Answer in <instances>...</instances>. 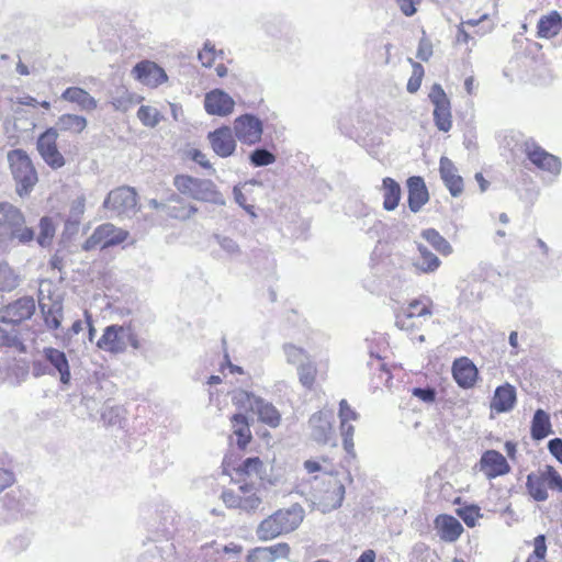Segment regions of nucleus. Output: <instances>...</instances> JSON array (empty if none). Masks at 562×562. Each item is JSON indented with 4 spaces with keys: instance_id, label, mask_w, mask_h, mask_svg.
Returning <instances> with one entry per match:
<instances>
[{
    "instance_id": "obj_47",
    "label": "nucleus",
    "mask_w": 562,
    "mask_h": 562,
    "mask_svg": "<svg viewBox=\"0 0 562 562\" xmlns=\"http://www.w3.org/2000/svg\"><path fill=\"white\" fill-rule=\"evenodd\" d=\"M16 344H19V339L14 327L0 319V347H13Z\"/></svg>"
},
{
    "instance_id": "obj_42",
    "label": "nucleus",
    "mask_w": 562,
    "mask_h": 562,
    "mask_svg": "<svg viewBox=\"0 0 562 562\" xmlns=\"http://www.w3.org/2000/svg\"><path fill=\"white\" fill-rule=\"evenodd\" d=\"M405 310L408 311V313H413V316L422 318L424 316L431 315L432 301L428 296H420L412 300Z\"/></svg>"
},
{
    "instance_id": "obj_13",
    "label": "nucleus",
    "mask_w": 562,
    "mask_h": 562,
    "mask_svg": "<svg viewBox=\"0 0 562 562\" xmlns=\"http://www.w3.org/2000/svg\"><path fill=\"white\" fill-rule=\"evenodd\" d=\"M0 213H4L7 231L11 239H18L21 244H29L34 239V231L25 225L22 212L11 204H0Z\"/></svg>"
},
{
    "instance_id": "obj_45",
    "label": "nucleus",
    "mask_w": 562,
    "mask_h": 562,
    "mask_svg": "<svg viewBox=\"0 0 562 562\" xmlns=\"http://www.w3.org/2000/svg\"><path fill=\"white\" fill-rule=\"evenodd\" d=\"M137 117L148 127H155L161 120L160 112L150 105H142L137 111Z\"/></svg>"
},
{
    "instance_id": "obj_8",
    "label": "nucleus",
    "mask_w": 562,
    "mask_h": 562,
    "mask_svg": "<svg viewBox=\"0 0 562 562\" xmlns=\"http://www.w3.org/2000/svg\"><path fill=\"white\" fill-rule=\"evenodd\" d=\"M58 131L48 127L41 133L36 140V150L43 161L52 169L57 170L66 165V158L58 147Z\"/></svg>"
},
{
    "instance_id": "obj_21",
    "label": "nucleus",
    "mask_w": 562,
    "mask_h": 562,
    "mask_svg": "<svg viewBox=\"0 0 562 562\" xmlns=\"http://www.w3.org/2000/svg\"><path fill=\"white\" fill-rule=\"evenodd\" d=\"M407 204L413 213H418L430 199L425 180L420 176H412L406 180Z\"/></svg>"
},
{
    "instance_id": "obj_29",
    "label": "nucleus",
    "mask_w": 562,
    "mask_h": 562,
    "mask_svg": "<svg viewBox=\"0 0 562 562\" xmlns=\"http://www.w3.org/2000/svg\"><path fill=\"white\" fill-rule=\"evenodd\" d=\"M61 99L86 112H92L98 108V101L87 90L76 86L65 89Z\"/></svg>"
},
{
    "instance_id": "obj_41",
    "label": "nucleus",
    "mask_w": 562,
    "mask_h": 562,
    "mask_svg": "<svg viewBox=\"0 0 562 562\" xmlns=\"http://www.w3.org/2000/svg\"><path fill=\"white\" fill-rule=\"evenodd\" d=\"M297 374L301 384L306 389H313L316 383L317 368L312 361L300 363Z\"/></svg>"
},
{
    "instance_id": "obj_60",
    "label": "nucleus",
    "mask_w": 562,
    "mask_h": 562,
    "mask_svg": "<svg viewBox=\"0 0 562 562\" xmlns=\"http://www.w3.org/2000/svg\"><path fill=\"white\" fill-rule=\"evenodd\" d=\"M396 2L400 7L401 12L405 16H412L417 11V9H416L417 1H415V0H396Z\"/></svg>"
},
{
    "instance_id": "obj_26",
    "label": "nucleus",
    "mask_w": 562,
    "mask_h": 562,
    "mask_svg": "<svg viewBox=\"0 0 562 562\" xmlns=\"http://www.w3.org/2000/svg\"><path fill=\"white\" fill-rule=\"evenodd\" d=\"M434 525L440 539L446 542L457 541L463 532L461 522L448 514L438 515L434 520Z\"/></svg>"
},
{
    "instance_id": "obj_55",
    "label": "nucleus",
    "mask_w": 562,
    "mask_h": 562,
    "mask_svg": "<svg viewBox=\"0 0 562 562\" xmlns=\"http://www.w3.org/2000/svg\"><path fill=\"white\" fill-rule=\"evenodd\" d=\"M432 55V45L427 37H422L418 43L417 58L427 61Z\"/></svg>"
},
{
    "instance_id": "obj_6",
    "label": "nucleus",
    "mask_w": 562,
    "mask_h": 562,
    "mask_svg": "<svg viewBox=\"0 0 562 562\" xmlns=\"http://www.w3.org/2000/svg\"><path fill=\"white\" fill-rule=\"evenodd\" d=\"M130 236V233L112 223H103L94 228L92 234L82 244L85 251H90L97 248L105 249L117 246L124 243Z\"/></svg>"
},
{
    "instance_id": "obj_63",
    "label": "nucleus",
    "mask_w": 562,
    "mask_h": 562,
    "mask_svg": "<svg viewBox=\"0 0 562 562\" xmlns=\"http://www.w3.org/2000/svg\"><path fill=\"white\" fill-rule=\"evenodd\" d=\"M222 551L226 554H229L233 557H238L243 553L244 548L239 543L231 542V543L224 546Z\"/></svg>"
},
{
    "instance_id": "obj_19",
    "label": "nucleus",
    "mask_w": 562,
    "mask_h": 562,
    "mask_svg": "<svg viewBox=\"0 0 562 562\" xmlns=\"http://www.w3.org/2000/svg\"><path fill=\"white\" fill-rule=\"evenodd\" d=\"M451 372L456 383L462 389H472L479 380V370L468 357L454 359Z\"/></svg>"
},
{
    "instance_id": "obj_23",
    "label": "nucleus",
    "mask_w": 562,
    "mask_h": 562,
    "mask_svg": "<svg viewBox=\"0 0 562 562\" xmlns=\"http://www.w3.org/2000/svg\"><path fill=\"white\" fill-rule=\"evenodd\" d=\"M235 101L226 92L214 89L206 93L204 108L209 114L226 116L234 111Z\"/></svg>"
},
{
    "instance_id": "obj_25",
    "label": "nucleus",
    "mask_w": 562,
    "mask_h": 562,
    "mask_svg": "<svg viewBox=\"0 0 562 562\" xmlns=\"http://www.w3.org/2000/svg\"><path fill=\"white\" fill-rule=\"evenodd\" d=\"M439 173L452 196H459L462 194L464 189L463 179L458 173V169L454 164L448 157L440 158Z\"/></svg>"
},
{
    "instance_id": "obj_27",
    "label": "nucleus",
    "mask_w": 562,
    "mask_h": 562,
    "mask_svg": "<svg viewBox=\"0 0 562 562\" xmlns=\"http://www.w3.org/2000/svg\"><path fill=\"white\" fill-rule=\"evenodd\" d=\"M345 497V486L337 475L329 473L326 486L322 490L319 497L324 506L328 508L339 507Z\"/></svg>"
},
{
    "instance_id": "obj_64",
    "label": "nucleus",
    "mask_w": 562,
    "mask_h": 562,
    "mask_svg": "<svg viewBox=\"0 0 562 562\" xmlns=\"http://www.w3.org/2000/svg\"><path fill=\"white\" fill-rule=\"evenodd\" d=\"M356 562H375V552L371 549L366 550Z\"/></svg>"
},
{
    "instance_id": "obj_61",
    "label": "nucleus",
    "mask_w": 562,
    "mask_h": 562,
    "mask_svg": "<svg viewBox=\"0 0 562 562\" xmlns=\"http://www.w3.org/2000/svg\"><path fill=\"white\" fill-rule=\"evenodd\" d=\"M548 449L550 453L562 463V439L554 438L551 439L548 443Z\"/></svg>"
},
{
    "instance_id": "obj_18",
    "label": "nucleus",
    "mask_w": 562,
    "mask_h": 562,
    "mask_svg": "<svg viewBox=\"0 0 562 562\" xmlns=\"http://www.w3.org/2000/svg\"><path fill=\"white\" fill-rule=\"evenodd\" d=\"M135 79L150 88H156L168 80L166 71L156 63L142 60L133 68Z\"/></svg>"
},
{
    "instance_id": "obj_14",
    "label": "nucleus",
    "mask_w": 562,
    "mask_h": 562,
    "mask_svg": "<svg viewBox=\"0 0 562 562\" xmlns=\"http://www.w3.org/2000/svg\"><path fill=\"white\" fill-rule=\"evenodd\" d=\"M104 207L119 215L134 211L137 205V192L134 188L123 186L115 188L109 192L104 203Z\"/></svg>"
},
{
    "instance_id": "obj_36",
    "label": "nucleus",
    "mask_w": 562,
    "mask_h": 562,
    "mask_svg": "<svg viewBox=\"0 0 562 562\" xmlns=\"http://www.w3.org/2000/svg\"><path fill=\"white\" fill-rule=\"evenodd\" d=\"M552 432L550 416L543 409H537L531 420L530 434L532 439L541 440Z\"/></svg>"
},
{
    "instance_id": "obj_50",
    "label": "nucleus",
    "mask_w": 562,
    "mask_h": 562,
    "mask_svg": "<svg viewBox=\"0 0 562 562\" xmlns=\"http://www.w3.org/2000/svg\"><path fill=\"white\" fill-rule=\"evenodd\" d=\"M458 515L468 527H474L477 518L481 516L480 508L474 505L465 506L459 509Z\"/></svg>"
},
{
    "instance_id": "obj_16",
    "label": "nucleus",
    "mask_w": 562,
    "mask_h": 562,
    "mask_svg": "<svg viewBox=\"0 0 562 562\" xmlns=\"http://www.w3.org/2000/svg\"><path fill=\"white\" fill-rule=\"evenodd\" d=\"M35 312V303L32 297H21L0 308V319L14 327L31 318Z\"/></svg>"
},
{
    "instance_id": "obj_20",
    "label": "nucleus",
    "mask_w": 562,
    "mask_h": 562,
    "mask_svg": "<svg viewBox=\"0 0 562 562\" xmlns=\"http://www.w3.org/2000/svg\"><path fill=\"white\" fill-rule=\"evenodd\" d=\"M291 548L286 542H279L268 547H256L246 554V562H276L289 559Z\"/></svg>"
},
{
    "instance_id": "obj_32",
    "label": "nucleus",
    "mask_w": 562,
    "mask_h": 562,
    "mask_svg": "<svg viewBox=\"0 0 562 562\" xmlns=\"http://www.w3.org/2000/svg\"><path fill=\"white\" fill-rule=\"evenodd\" d=\"M383 209L385 211H394L401 201L402 190L396 180L385 177L382 180Z\"/></svg>"
},
{
    "instance_id": "obj_44",
    "label": "nucleus",
    "mask_w": 562,
    "mask_h": 562,
    "mask_svg": "<svg viewBox=\"0 0 562 562\" xmlns=\"http://www.w3.org/2000/svg\"><path fill=\"white\" fill-rule=\"evenodd\" d=\"M218 59L223 60V52L216 50L210 43H205L203 48L199 52V60L202 66L206 68L214 66Z\"/></svg>"
},
{
    "instance_id": "obj_62",
    "label": "nucleus",
    "mask_w": 562,
    "mask_h": 562,
    "mask_svg": "<svg viewBox=\"0 0 562 562\" xmlns=\"http://www.w3.org/2000/svg\"><path fill=\"white\" fill-rule=\"evenodd\" d=\"M64 262H65L64 256L60 255L59 252H55L50 257L48 265L52 270H57L60 272L64 268Z\"/></svg>"
},
{
    "instance_id": "obj_40",
    "label": "nucleus",
    "mask_w": 562,
    "mask_h": 562,
    "mask_svg": "<svg viewBox=\"0 0 562 562\" xmlns=\"http://www.w3.org/2000/svg\"><path fill=\"white\" fill-rule=\"evenodd\" d=\"M396 326L409 334H415L423 326L420 317L413 316V313H408L405 308L401 310L396 314Z\"/></svg>"
},
{
    "instance_id": "obj_2",
    "label": "nucleus",
    "mask_w": 562,
    "mask_h": 562,
    "mask_svg": "<svg viewBox=\"0 0 562 562\" xmlns=\"http://www.w3.org/2000/svg\"><path fill=\"white\" fill-rule=\"evenodd\" d=\"M9 168L16 183L20 196L27 195L38 181L37 171L29 154L23 149H12L8 153Z\"/></svg>"
},
{
    "instance_id": "obj_7",
    "label": "nucleus",
    "mask_w": 562,
    "mask_h": 562,
    "mask_svg": "<svg viewBox=\"0 0 562 562\" xmlns=\"http://www.w3.org/2000/svg\"><path fill=\"white\" fill-rule=\"evenodd\" d=\"M520 149L536 169L553 176H558L561 172V159L558 156L547 151L536 140H525L521 144Z\"/></svg>"
},
{
    "instance_id": "obj_12",
    "label": "nucleus",
    "mask_w": 562,
    "mask_h": 562,
    "mask_svg": "<svg viewBox=\"0 0 562 562\" xmlns=\"http://www.w3.org/2000/svg\"><path fill=\"white\" fill-rule=\"evenodd\" d=\"M175 188L188 198L207 201L214 194V183L211 180L199 179L189 175H177L173 179Z\"/></svg>"
},
{
    "instance_id": "obj_52",
    "label": "nucleus",
    "mask_w": 562,
    "mask_h": 562,
    "mask_svg": "<svg viewBox=\"0 0 562 562\" xmlns=\"http://www.w3.org/2000/svg\"><path fill=\"white\" fill-rule=\"evenodd\" d=\"M284 353L290 363H299L304 358H307L304 349L296 347L295 345L289 344L284 346Z\"/></svg>"
},
{
    "instance_id": "obj_59",
    "label": "nucleus",
    "mask_w": 562,
    "mask_h": 562,
    "mask_svg": "<svg viewBox=\"0 0 562 562\" xmlns=\"http://www.w3.org/2000/svg\"><path fill=\"white\" fill-rule=\"evenodd\" d=\"M487 19V14L482 15L480 19H470L461 23L459 27V37L462 42L467 43L470 40V35L467 31L463 30V25L476 26L483 20Z\"/></svg>"
},
{
    "instance_id": "obj_49",
    "label": "nucleus",
    "mask_w": 562,
    "mask_h": 562,
    "mask_svg": "<svg viewBox=\"0 0 562 562\" xmlns=\"http://www.w3.org/2000/svg\"><path fill=\"white\" fill-rule=\"evenodd\" d=\"M250 161L256 167L268 166L276 161V157L267 149H256L250 155Z\"/></svg>"
},
{
    "instance_id": "obj_3",
    "label": "nucleus",
    "mask_w": 562,
    "mask_h": 562,
    "mask_svg": "<svg viewBox=\"0 0 562 562\" xmlns=\"http://www.w3.org/2000/svg\"><path fill=\"white\" fill-rule=\"evenodd\" d=\"M526 490L536 502L549 498V490L562 493V476L553 465L546 464L527 475Z\"/></svg>"
},
{
    "instance_id": "obj_5",
    "label": "nucleus",
    "mask_w": 562,
    "mask_h": 562,
    "mask_svg": "<svg viewBox=\"0 0 562 562\" xmlns=\"http://www.w3.org/2000/svg\"><path fill=\"white\" fill-rule=\"evenodd\" d=\"M131 346L134 349L140 347L137 334L131 325H110L104 328L102 336L97 341V347L105 352L117 355Z\"/></svg>"
},
{
    "instance_id": "obj_15",
    "label": "nucleus",
    "mask_w": 562,
    "mask_h": 562,
    "mask_svg": "<svg viewBox=\"0 0 562 562\" xmlns=\"http://www.w3.org/2000/svg\"><path fill=\"white\" fill-rule=\"evenodd\" d=\"M477 467L487 480L507 475L512 471L506 457L494 449H488L482 453Z\"/></svg>"
},
{
    "instance_id": "obj_33",
    "label": "nucleus",
    "mask_w": 562,
    "mask_h": 562,
    "mask_svg": "<svg viewBox=\"0 0 562 562\" xmlns=\"http://www.w3.org/2000/svg\"><path fill=\"white\" fill-rule=\"evenodd\" d=\"M45 359L58 371L60 381L67 384L70 381V369L66 355L53 347L44 349Z\"/></svg>"
},
{
    "instance_id": "obj_30",
    "label": "nucleus",
    "mask_w": 562,
    "mask_h": 562,
    "mask_svg": "<svg viewBox=\"0 0 562 562\" xmlns=\"http://www.w3.org/2000/svg\"><path fill=\"white\" fill-rule=\"evenodd\" d=\"M562 29V15L558 11H551L542 15L537 23V37L553 38Z\"/></svg>"
},
{
    "instance_id": "obj_53",
    "label": "nucleus",
    "mask_w": 562,
    "mask_h": 562,
    "mask_svg": "<svg viewBox=\"0 0 562 562\" xmlns=\"http://www.w3.org/2000/svg\"><path fill=\"white\" fill-rule=\"evenodd\" d=\"M359 417L358 413L349 405L347 400L339 402V419L340 423H350L357 420Z\"/></svg>"
},
{
    "instance_id": "obj_4",
    "label": "nucleus",
    "mask_w": 562,
    "mask_h": 562,
    "mask_svg": "<svg viewBox=\"0 0 562 562\" xmlns=\"http://www.w3.org/2000/svg\"><path fill=\"white\" fill-rule=\"evenodd\" d=\"M223 473L231 476L236 484L254 483V479H261L263 462L259 457H251L240 461L235 453H228L222 462Z\"/></svg>"
},
{
    "instance_id": "obj_51",
    "label": "nucleus",
    "mask_w": 562,
    "mask_h": 562,
    "mask_svg": "<svg viewBox=\"0 0 562 562\" xmlns=\"http://www.w3.org/2000/svg\"><path fill=\"white\" fill-rule=\"evenodd\" d=\"M340 432L342 437L344 448L348 453L353 451V434L355 428L350 423H340Z\"/></svg>"
},
{
    "instance_id": "obj_31",
    "label": "nucleus",
    "mask_w": 562,
    "mask_h": 562,
    "mask_svg": "<svg viewBox=\"0 0 562 562\" xmlns=\"http://www.w3.org/2000/svg\"><path fill=\"white\" fill-rule=\"evenodd\" d=\"M195 212L196 209L194 206L184 202L180 196L173 194L169 198V204L166 207L165 217L167 220L186 221Z\"/></svg>"
},
{
    "instance_id": "obj_17",
    "label": "nucleus",
    "mask_w": 562,
    "mask_h": 562,
    "mask_svg": "<svg viewBox=\"0 0 562 562\" xmlns=\"http://www.w3.org/2000/svg\"><path fill=\"white\" fill-rule=\"evenodd\" d=\"M234 131L241 143L255 145L261 140L262 124L254 115L244 114L234 121Z\"/></svg>"
},
{
    "instance_id": "obj_37",
    "label": "nucleus",
    "mask_w": 562,
    "mask_h": 562,
    "mask_svg": "<svg viewBox=\"0 0 562 562\" xmlns=\"http://www.w3.org/2000/svg\"><path fill=\"white\" fill-rule=\"evenodd\" d=\"M420 236L440 255L449 256L453 249L450 243L435 228H426Z\"/></svg>"
},
{
    "instance_id": "obj_43",
    "label": "nucleus",
    "mask_w": 562,
    "mask_h": 562,
    "mask_svg": "<svg viewBox=\"0 0 562 562\" xmlns=\"http://www.w3.org/2000/svg\"><path fill=\"white\" fill-rule=\"evenodd\" d=\"M19 284V278L8 263H0V291L9 292Z\"/></svg>"
},
{
    "instance_id": "obj_11",
    "label": "nucleus",
    "mask_w": 562,
    "mask_h": 562,
    "mask_svg": "<svg viewBox=\"0 0 562 562\" xmlns=\"http://www.w3.org/2000/svg\"><path fill=\"white\" fill-rule=\"evenodd\" d=\"M222 499L227 507L246 512H254L261 504L254 483L238 484L237 491H224Z\"/></svg>"
},
{
    "instance_id": "obj_38",
    "label": "nucleus",
    "mask_w": 562,
    "mask_h": 562,
    "mask_svg": "<svg viewBox=\"0 0 562 562\" xmlns=\"http://www.w3.org/2000/svg\"><path fill=\"white\" fill-rule=\"evenodd\" d=\"M57 125L63 132L80 134L87 127V120L82 115L66 113L58 117Z\"/></svg>"
},
{
    "instance_id": "obj_58",
    "label": "nucleus",
    "mask_w": 562,
    "mask_h": 562,
    "mask_svg": "<svg viewBox=\"0 0 562 562\" xmlns=\"http://www.w3.org/2000/svg\"><path fill=\"white\" fill-rule=\"evenodd\" d=\"M188 156L190 159L199 164L201 167L205 169H211L212 165L210 164L209 159L206 158V155L202 153L200 149H190L188 151Z\"/></svg>"
},
{
    "instance_id": "obj_34",
    "label": "nucleus",
    "mask_w": 562,
    "mask_h": 562,
    "mask_svg": "<svg viewBox=\"0 0 562 562\" xmlns=\"http://www.w3.org/2000/svg\"><path fill=\"white\" fill-rule=\"evenodd\" d=\"M233 432L237 437V447L245 450L252 439L248 419L243 414H234L231 418Z\"/></svg>"
},
{
    "instance_id": "obj_10",
    "label": "nucleus",
    "mask_w": 562,
    "mask_h": 562,
    "mask_svg": "<svg viewBox=\"0 0 562 562\" xmlns=\"http://www.w3.org/2000/svg\"><path fill=\"white\" fill-rule=\"evenodd\" d=\"M428 98L434 105L432 116L436 127L448 133L453 125L450 99L439 83L431 86Z\"/></svg>"
},
{
    "instance_id": "obj_39",
    "label": "nucleus",
    "mask_w": 562,
    "mask_h": 562,
    "mask_svg": "<svg viewBox=\"0 0 562 562\" xmlns=\"http://www.w3.org/2000/svg\"><path fill=\"white\" fill-rule=\"evenodd\" d=\"M56 234V225L52 217L43 216L38 223V234L36 240L42 247H49L53 244Z\"/></svg>"
},
{
    "instance_id": "obj_56",
    "label": "nucleus",
    "mask_w": 562,
    "mask_h": 562,
    "mask_svg": "<svg viewBox=\"0 0 562 562\" xmlns=\"http://www.w3.org/2000/svg\"><path fill=\"white\" fill-rule=\"evenodd\" d=\"M15 483V475L12 470L0 467V493Z\"/></svg>"
},
{
    "instance_id": "obj_9",
    "label": "nucleus",
    "mask_w": 562,
    "mask_h": 562,
    "mask_svg": "<svg viewBox=\"0 0 562 562\" xmlns=\"http://www.w3.org/2000/svg\"><path fill=\"white\" fill-rule=\"evenodd\" d=\"M235 398L237 405L258 415L261 423L267 424L270 427L279 426L281 415L271 403H268L248 392H240Z\"/></svg>"
},
{
    "instance_id": "obj_54",
    "label": "nucleus",
    "mask_w": 562,
    "mask_h": 562,
    "mask_svg": "<svg viewBox=\"0 0 562 562\" xmlns=\"http://www.w3.org/2000/svg\"><path fill=\"white\" fill-rule=\"evenodd\" d=\"M412 395L428 404H431L436 401V391L432 387H414L412 390Z\"/></svg>"
},
{
    "instance_id": "obj_46",
    "label": "nucleus",
    "mask_w": 562,
    "mask_h": 562,
    "mask_svg": "<svg viewBox=\"0 0 562 562\" xmlns=\"http://www.w3.org/2000/svg\"><path fill=\"white\" fill-rule=\"evenodd\" d=\"M533 551L528 555L526 562H548L546 536L539 535L533 539Z\"/></svg>"
},
{
    "instance_id": "obj_35",
    "label": "nucleus",
    "mask_w": 562,
    "mask_h": 562,
    "mask_svg": "<svg viewBox=\"0 0 562 562\" xmlns=\"http://www.w3.org/2000/svg\"><path fill=\"white\" fill-rule=\"evenodd\" d=\"M416 248L419 258L414 263L415 268L422 273H432L438 270L441 265L440 259L422 243H416Z\"/></svg>"
},
{
    "instance_id": "obj_28",
    "label": "nucleus",
    "mask_w": 562,
    "mask_h": 562,
    "mask_svg": "<svg viewBox=\"0 0 562 562\" xmlns=\"http://www.w3.org/2000/svg\"><path fill=\"white\" fill-rule=\"evenodd\" d=\"M516 404V390L509 384L505 383L497 386L494 396L491 401V411L497 414L509 412Z\"/></svg>"
},
{
    "instance_id": "obj_1",
    "label": "nucleus",
    "mask_w": 562,
    "mask_h": 562,
    "mask_svg": "<svg viewBox=\"0 0 562 562\" xmlns=\"http://www.w3.org/2000/svg\"><path fill=\"white\" fill-rule=\"evenodd\" d=\"M304 510L300 505L276 510L262 519L256 529L260 541H270L295 530L303 521Z\"/></svg>"
},
{
    "instance_id": "obj_24",
    "label": "nucleus",
    "mask_w": 562,
    "mask_h": 562,
    "mask_svg": "<svg viewBox=\"0 0 562 562\" xmlns=\"http://www.w3.org/2000/svg\"><path fill=\"white\" fill-rule=\"evenodd\" d=\"M311 437L319 442L326 443L333 436V414L330 412H317L308 420Z\"/></svg>"
},
{
    "instance_id": "obj_22",
    "label": "nucleus",
    "mask_w": 562,
    "mask_h": 562,
    "mask_svg": "<svg viewBox=\"0 0 562 562\" xmlns=\"http://www.w3.org/2000/svg\"><path fill=\"white\" fill-rule=\"evenodd\" d=\"M207 139L213 151L222 158L232 156L236 150V140L228 126H222L210 132Z\"/></svg>"
},
{
    "instance_id": "obj_48",
    "label": "nucleus",
    "mask_w": 562,
    "mask_h": 562,
    "mask_svg": "<svg viewBox=\"0 0 562 562\" xmlns=\"http://www.w3.org/2000/svg\"><path fill=\"white\" fill-rule=\"evenodd\" d=\"M412 68H413L412 76L407 81L406 88L409 93H415L419 90V88L422 86L425 70H424V67L417 61H412Z\"/></svg>"
},
{
    "instance_id": "obj_57",
    "label": "nucleus",
    "mask_w": 562,
    "mask_h": 562,
    "mask_svg": "<svg viewBox=\"0 0 562 562\" xmlns=\"http://www.w3.org/2000/svg\"><path fill=\"white\" fill-rule=\"evenodd\" d=\"M111 104L115 110L126 111L133 104V97L128 92L123 95L113 98Z\"/></svg>"
}]
</instances>
